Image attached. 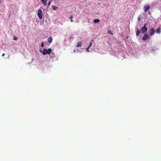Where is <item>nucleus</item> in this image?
<instances>
[{
    "instance_id": "nucleus-1",
    "label": "nucleus",
    "mask_w": 161,
    "mask_h": 161,
    "mask_svg": "<svg viewBox=\"0 0 161 161\" xmlns=\"http://www.w3.org/2000/svg\"><path fill=\"white\" fill-rule=\"evenodd\" d=\"M147 24L146 23H145L143 26L141 30V33L143 34L145 32H146L147 30V28L146 27Z\"/></svg>"
},
{
    "instance_id": "nucleus-2",
    "label": "nucleus",
    "mask_w": 161,
    "mask_h": 161,
    "mask_svg": "<svg viewBox=\"0 0 161 161\" xmlns=\"http://www.w3.org/2000/svg\"><path fill=\"white\" fill-rule=\"evenodd\" d=\"M37 15L40 19H42L43 14L41 9H39L38 11Z\"/></svg>"
},
{
    "instance_id": "nucleus-3",
    "label": "nucleus",
    "mask_w": 161,
    "mask_h": 161,
    "mask_svg": "<svg viewBox=\"0 0 161 161\" xmlns=\"http://www.w3.org/2000/svg\"><path fill=\"white\" fill-rule=\"evenodd\" d=\"M149 38V36L147 33L145 34L142 38V40L143 41H145L148 39Z\"/></svg>"
},
{
    "instance_id": "nucleus-4",
    "label": "nucleus",
    "mask_w": 161,
    "mask_h": 161,
    "mask_svg": "<svg viewBox=\"0 0 161 161\" xmlns=\"http://www.w3.org/2000/svg\"><path fill=\"white\" fill-rule=\"evenodd\" d=\"M155 32L154 29L153 28H151L149 31V34L151 36H153Z\"/></svg>"
},
{
    "instance_id": "nucleus-5",
    "label": "nucleus",
    "mask_w": 161,
    "mask_h": 161,
    "mask_svg": "<svg viewBox=\"0 0 161 161\" xmlns=\"http://www.w3.org/2000/svg\"><path fill=\"white\" fill-rule=\"evenodd\" d=\"M144 11L145 12H146L150 8V6L149 5H147L146 6H144Z\"/></svg>"
},
{
    "instance_id": "nucleus-6",
    "label": "nucleus",
    "mask_w": 161,
    "mask_h": 161,
    "mask_svg": "<svg viewBox=\"0 0 161 161\" xmlns=\"http://www.w3.org/2000/svg\"><path fill=\"white\" fill-rule=\"evenodd\" d=\"M42 53L44 55L48 54V50L47 49H44Z\"/></svg>"
},
{
    "instance_id": "nucleus-7",
    "label": "nucleus",
    "mask_w": 161,
    "mask_h": 161,
    "mask_svg": "<svg viewBox=\"0 0 161 161\" xmlns=\"http://www.w3.org/2000/svg\"><path fill=\"white\" fill-rule=\"evenodd\" d=\"M43 4L44 6L46 5L47 2V0H40Z\"/></svg>"
},
{
    "instance_id": "nucleus-8",
    "label": "nucleus",
    "mask_w": 161,
    "mask_h": 161,
    "mask_svg": "<svg viewBox=\"0 0 161 161\" xmlns=\"http://www.w3.org/2000/svg\"><path fill=\"white\" fill-rule=\"evenodd\" d=\"M48 54L51 58H53L55 56L54 53H49Z\"/></svg>"
},
{
    "instance_id": "nucleus-9",
    "label": "nucleus",
    "mask_w": 161,
    "mask_h": 161,
    "mask_svg": "<svg viewBox=\"0 0 161 161\" xmlns=\"http://www.w3.org/2000/svg\"><path fill=\"white\" fill-rule=\"evenodd\" d=\"M156 32L158 34H160L161 32V29L159 28L157 29L156 31Z\"/></svg>"
},
{
    "instance_id": "nucleus-10",
    "label": "nucleus",
    "mask_w": 161,
    "mask_h": 161,
    "mask_svg": "<svg viewBox=\"0 0 161 161\" xmlns=\"http://www.w3.org/2000/svg\"><path fill=\"white\" fill-rule=\"evenodd\" d=\"M82 42L81 41L77 43V47H80L82 46Z\"/></svg>"
},
{
    "instance_id": "nucleus-11",
    "label": "nucleus",
    "mask_w": 161,
    "mask_h": 161,
    "mask_svg": "<svg viewBox=\"0 0 161 161\" xmlns=\"http://www.w3.org/2000/svg\"><path fill=\"white\" fill-rule=\"evenodd\" d=\"M100 20L98 19H95L93 20V22L94 23H96L100 22Z\"/></svg>"
},
{
    "instance_id": "nucleus-12",
    "label": "nucleus",
    "mask_w": 161,
    "mask_h": 161,
    "mask_svg": "<svg viewBox=\"0 0 161 161\" xmlns=\"http://www.w3.org/2000/svg\"><path fill=\"white\" fill-rule=\"evenodd\" d=\"M53 39L52 37H50L48 38L47 41L49 43H51L52 42Z\"/></svg>"
},
{
    "instance_id": "nucleus-13",
    "label": "nucleus",
    "mask_w": 161,
    "mask_h": 161,
    "mask_svg": "<svg viewBox=\"0 0 161 161\" xmlns=\"http://www.w3.org/2000/svg\"><path fill=\"white\" fill-rule=\"evenodd\" d=\"M140 33V31L139 29H138L136 32V36H138Z\"/></svg>"
},
{
    "instance_id": "nucleus-14",
    "label": "nucleus",
    "mask_w": 161,
    "mask_h": 161,
    "mask_svg": "<svg viewBox=\"0 0 161 161\" xmlns=\"http://www.w3.org/2000/svg\"><path fill=\"white\" fill-rule=\"evenodd\" d=\"M52 8L54 10H57L58 8V7L55 6H53L52 7Z\"/></svg>"
},
{
    "instance_id": "nucleus-15",
    "label": "nucleus",
    "mask_w": 161,
    "mask_h": 161,
    "mask_svg": "<svg viewBox=\"0 0 161 161\" xmlns=\"http://www.w3.org/2000/svg\"><path fill=\"white\" fill-rule=\"evenodd\" d=\"M47 50H48V53H51L52 51V50L50 48Z\"/></svg>"
},
{
    "instance_id": "nucleus-16",
    "label": "nucleus",
    "mask_w": 161,
    "mask_h": 161,
    "mask_svg": "<svg viewBox=\"0 0 161 161\" xmlns=\"http://www.w3.org/2000/svg\"><path fill=\"white\" fill-rule=\"evenodd\" d=\"M13 39L14 40H17V38L15 36H14L13 37Z\"/></svg>"
},
{
    "instance_id": "nucleus-17",
    "label": "nucleus",
    "mask_w": 161,
    "mask_h": 161,
    "mask_svg": "<svg viewBox=\"0 0 161 161\" xmlns=\"http://www.w3.org/2000/svg\"><path fill=\"white\" fill-rule=\"evenodd\" d=\"M92 44V42H90V44H89V45L88 47V48H90L91 47V46Z\"/></svg>"
},
{
    "instance_id": "nucleus-18",
    "label": "nucleus",
    "mask_w": 161,
    "mask_h": 161,
    "mask_svg": "<svg viewBox=\"0 0 161 161\" xmlns=\"http://www.w3.org/2000/svg\"><path fill=\"white\" fill-rule=\"evenodd\" d=\"M41 47H43L44 46V43L43 42L41 44Z\"/></svg>"
},
{
    "instance_id": "nucleus-19",
    "label": "nucleus",
    "mask_w": 161,
    "mask_h": 161,
    "mask_svg": "<svg viewBox=\"0 0 161 161\" xmlns=\"http://www.w3.org/2000/svg\"><path fill=\"white\" fill-rule=\"evenodd\" d=\"M89 48H88V47L86 48V50L87 52H89Z\"/></svg>"
},
{
    "instance_id": "nucleus-20",
    "label": "nucleus",
    "mask_w": 161,
    "mask_h": 161,
    "mask_svg": "<svg viewBox=\"0 0 161 161\" xmlns=\"http://www.w3.org/2000/svg\"><path fill=\"white\" fill-rule=\"evenodd\" d=\"M51 3V1H49L48 2V6H49L50 5Z\"/></svg>"
},
{
    "instance_id": "nucleus-21",
    "label": "nucleus",
    "mask_w": 161,
    "mask_h": 161,
    "mask_svg": "<svg viewBox=\"0 0 161 161\" xmlns=\"http://www.w3.org/2000/svg\"><path fill=\"white\" fill-rule=\"evenodd\" d=\"M73 18V16L72 15H71L69 17V19H71Z\"/></svg>"
},
{
    "instance_id": "nucleus-22",
    "label": "nucleus",
    "mask_w": 161,
    "mask_h": 161,
    "mask_svg": "<svg viewBox=\"0 0 161 161\" xmlns=\"http://www.w3.org/2000/svg\"><path fill=\"white\" fill-rule=\"evenodd\" d=\"M138 20H140V17H138Z\"/></svg>"
},
{
    "instance_id": "nucleus-23",
    "label": "nucleus",
    "mask_w": 161,
    "mask_h": 161,
    "mask_svg": "<svg viewBox=\"0 0 161 161\" xmlns=\"http://www.w3.org/2000/svg\"><path fill=\"white\" fill-rule=\"evenodd\" d=\"M4 55H5V54H4V53H3V54L2 55V56L3 57Z\"/></svg>"
},
{
    "instance_id": "nucleus-24",
    "label": "nucleus",
    "mask_w": 161,
    "mask_h": 161,
    "mask_svg": "<svg viewBox=\"0 0 161 161\" xmlns=\"http://www.w3.org/2000/svg\"><path fill=\"white\" fill-rule=\"evenodd\" d=\"M148 14H150V11H149L148 12Z\"/></svg>"
},
{
    "instance_id": "nucleus-25",
    "label": "nucleus",
    "mask_w": 161,
    "mask_h": 161,
    "mask_svg": "<svg viewBox=\"0 0 161 161\" xmlns=\"http://www.w3.org/2000/svg\"><path fill=\"white\" fill-rule=\"evenodd\" d=\"M73 20H72V19H71V22H73Z\"/></svg>"
},
{
    "instance_id": "nucleus-26",
    "label": "nucleus",
    "mask_w": 161,
    "mask_h": 161,
    "mask_svg": "<svg viewBox=\"0 0 161 161\" xmlns=\"http://www.w3.org/2000/svg\"><path fill=\"white\" fill-rule=\"evenodd\" d=\"M109 31L110 32V31H108V33L109 34L110 33L108 32Z\"/></svg>"
}]
</instances>
